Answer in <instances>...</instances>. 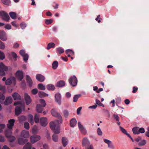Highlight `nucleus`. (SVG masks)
I'll use <instances>...</instances> for the list:
<instances>
[{
	"mask_svg": "<svg viewBox=\"0 0 149 149\" xmlns=\"http://www.w3.org/2000/svg\"><path fill=\"white\" fill-rule=\"evenodd\" d=\"M9 15L13 19H15L16 17V14L14 12H11L9 13Z\"/></svg>",
	"mask_w": 149,
	"mask_h": 149,
	"instance_id": "36",
	"label": "nucleus"
},
{
	"mask_svg": "<svg viewBox=\"0 0 149 149\" xmlns=\"http://www.w3.org/2000/svg\"><path fill=\"white\" fill-rule=\"evenodd\" d=\"M81 96V94L76 95H74L73 97V101L74 102H76L78 99Z\"/></svg>",
	"mask_w": 149,
	"mask_h": 149,
	"instance_id": "37",
	"label": "nucleus"
},
{
	"mask_svg": "<svg viewBox=\"0 0 149 149\" xmlns=\"http://www.w3.org/2000/svg\"><path fill=\"white\" fill-rule=\"evenodd\" d=\"M5 127V125L4 124H0V133L3 132V129Z\"/></svg>",
	"mask_w": 149,
	"mask_h": 149,
	"instance_id": "53",
	"label": "nucleus"
},
{
	"mask_svg": "<svg viewBox=\"0 0 149 149\" xmlns=\"http://www.w3.org/2000/svg\"><path fill=\"white\" fill-rule=\"evenodd\" d=\"M12 102V99L11 97H7L4 102V104L6 105H8L11 104Z\"/></svg>",
	"mask_w": 149,
	"mask_h": 149,
	"instance_id": "17",
	"label": "nucleus"
},
{
	"mask_svg": "<svg viewBox=\"0 0 149 149\" xmlns=\"http://www.w3.org/2000/svg\"><path fill=\"white\" fill-rule=\"evenodd\" d=\"M96 103L97 104L100 106L102 107H104V105L102 103H101L100 100L97 99L96 100Z\"/></svg>",
	"mask_w": 149,
	"mask_h": 149,
	"instance_id": "48",
	"label": "nucleus"
},
{
	"mask_svg": "<svg viewBox=\"0 0 149 149\" xmlns=\"http://www.w3.org/2000/svg\"><path fill=\"white\" fill-rule=\"evenodd\" d=\"M26 80L27 82L28 83L29 86L31 87L32 86L33 81L32 80L30 77L28 75H26Z\"/></svg>",
	"mask_w": 149,
	"mask_h": 149,
	"instance_id": "21",
	"label": "nucleus"
},
{
	"mask_svg": "<svg viewBox=\"0 0 149 149\" xmlns=\"http://www.w3.org/2000/svg\"><path fill=\"white\" fill-rule=\"evenodd\" d=\"M8 70V68L2 63H0V75L3 76L5 74V71Z\"/></svg>",
	"mask_w": 149,
	"mask_h": 149,
	"instance_id": "4",
	"label": "nucleus"
},
{
	"mask_svg": "<svg viewBox=\"0 0 149 149\" xmlns=\"http://www.w3.org/2000/svg\"><path fill=\"white\" fill-rule=\"evenodd\" d=\"M11 54L14 58L17 57V55L15 52H12L11 53Z\"/></svg>",
	"mask_w": 149,
	"mask_h": 149,
	"instance_id": "64",
	"label": "nucleus"
},
{
	"mask_svg": "<svg viewBox=\"0 0 149 149\" xmlns=\"http://www.w3.org/2000/svg\"><path fill=\"white\" fill-rule=\"evenodd\" d=\"M113 117L118 122L119 121V117L117 114H114L113 115Z\"/></svg>",
	"mask_w": 149,
	"mask_h": 149,
	"instance_id": "55",
	"label": "nucleus"
},
{
	"mask_svg": "<svg viewBox=\"0 0 149 149\" xmlns=\"http://www.w3.org/2000/svg\"><path fill=\"white\" fill-rule=\"evenodd\" d=\"M22 109H25V107L24 105H21L20 107L17 106L15 110V114L17 116H18L22 112Z\"/></svg>",
	"mask_w": 149,
	"mask_h": 149,
	"instance_id": "7",
	"label": "nucleus"
},
{
	"mask_svg": "<svg viewBox=\"0 0 149 149\" xmlns=\"http://www.w3.org/2000/svg\"><path fill=\"white\" fill-rule=\"evenodd\" d=\"M23 60L25 61H26L28 59L29 55L27 54H26L23 56Z\"/></svg>",
	"mask_w": 149,
	"mask_h": 149,
	"instance_id": "46",
	"label": "nucleus"
},
{
	"mask_svg": "<svg viewBox=\"0 0 149 149\" xmlns=\"http://www.w3.org/2000/svg\"><path fill=\"white\" fill-rule=\"evenodd\" d=\"M47 88L48 90L54 91L55 89V87L54 85L49 84L47 86Z\"/></svg>",
	"mask_w": 149,
	"mask_h": 149,
	"instance_id": "29",
	"label": "nucleus"
},
{
	"mask_svg": "<svg viewBox=\"0 0 149 149\" xmlns=\"http://www.w3.org/2000/svg\"><path fill=\"white\" fill-rule=\"evenodd\" d=\"M38 88L42 90H44L45 89V87L42 84H39L38 85Z\"/></svg>",
	"mask_w": 149,
	"mask_h": 149,
	"instance_id": "35",
	"label": "nucleus"
},
{
	"mask_svg": "<svg viewBox=\"0 0 149 149\" xmlns=\"http://www.w3.org/2000/svg\"><path fill=\"white\" fill-rule=\"evenodd\" d=\"M5 47V45L4 43L0 41V48L1 49H4Z\"/></svg>",
	"mask_w": 149,
	"mask_h": 149,
	"instance_id": "56",
	"label": "nucleus"
},
{
	"mask_svg": "<svg viewBox=\"0 0 149 149\" xmlns=\"http://www.w3.org/2000/svg\"><path fill=\"white\" fill-rule=\"evenodd\" d=\"M0 16H2L3 19L8 21L10 18L8 14L4 11L0 12Z\"/></svg>",
	"mask_w": 149,
	"mask_h": 149,
	"instance_id": "6",
	"label": "nucleus"
},
{
	"mask_svg": "<svg viewBox=\"0 0 149 149\" xmlns=\"http://www.w3.org/2000/svg\"><path fill=\"white\" fill-rule=\"evenodd\" d=\"M47 118H46L42 117L40 118V123L42 126L45 127L47 124Z\"/></svg>",
	"mask_w": 149,
	"mask_h": 149,
	"instance_id": "15",
	"label": "nucleus"
},
{
	"mask_svg": "<svg viewBox=\"0 0 149 149\" xmlns=\"http://www.w3.org/2000/svg\"><path fill=\"white\" fill-rule=\"evenodd\" d=\"M52 140L54 142H57L58 141V135L54 134L52 136Z\"/></svg>",
	"mask_w": 149,
	"mask_h": 149,
	"instance_id": "33",
	"label": "nucleus"
},
{
	"mask_svg": "<svg viewBox=\"0 0 149 149\" xmlns=\"http://www.w3.org/2000/svg\"><path fill=\"white\" fill-rule=\"evenodd\" d=\"M29 121L31 125H33L34 123L33 117L32 115L30 114L29 115Z\"/></svg>",
	"mask_w": 149,
	"mask_h": 149,
	"instance_id": "28",
	"label": "nucleus"
},
{
	"mask_svg": "<svg viewBox=\"0 0 149 149\" xmlns=\"http://www.w3.org/2000/svg\"><path fill=\"white\" fill-rule=\"evenodd\" d=\"M5 97L4 95L0 92V102L4 100Z\"/></svg>",
	"mask_w": 149,
	"mask_h": 149,
	"instance_id": "51",
	"label": "nucleus"
},
{
	"mask_svg": "<svg viewBox=\"0 0 149 149\" xmlns=\"http://www.w3.org/2000/svg\"><path fill=\"white\" fill-rule=\"evenodd\" d=\"M138 88L136 87H134L133 88L132 92L133 93H136L138 90Z\"/></svg>",
	"mask_w": 149,
	"mask_h": 149,
	"instance_id": "62",
	"label": "nucleus"
},
{
	"mask_svg": "<svg viewBox=\"0 0 149 149\" xmlns=\"http://www.w3.org/2000/svg\"><path fill=\"white\" fill-rule=\"evenodd\" d=\"M78 125L79 128L81 133L83 134H85L86 133V130L83 125L81 124L80 122H78Z\"/></svg>",
	"mask_w": 149,
	"mask_h": 149,
	"instance_id": "9",
	"label": "nucleus"
},
{
	"mask_svg": "<svg viewBox=\"0 0 149 149\" xmlns=\"http://www.w3.org/2000/svg\"><path fill=\"white\" fill-rule=\"evenodd\" d=\"M51 113L53 116L58 118L59 120H56L54 122H52L50 123V127L55 133L59 134L60 133V130L59 122L60 123H62V118L60 114L57 112L55 109H52L51 110Z\"/></svg>",
	"mask_w": 149,
	"mask_h": 149,
	"instance_id": "1",
	"label": "nucleus"
},
{
	"mask_svg": "<svg viewBox=\"0 0 149 149\" xmlns=\"http://www.w3.org/2000/svg\"><path fill=\"white\" fill-rule=\"evenodd\" d=\"M55 101L58 104L60 105L61 104V96L60 93H57L55 95Z\"/></svg>",
	"mask_w": 149,
	"mask_h": 149,
	"instance_id": "8",
	"label": "nucleus"
},
{
	"mask_svg": "<svg viewBox=\"0 0 149 149\" xmlns=\"http://www.w3.org/2000/svg\"><path fill=\"white\" fill-rule=\"evenodd\" d=\"M24 96L26 104L27 105H28L31 103V101L30 97L27 93H25Z\"/></svg>",
	"mask_w": 149,
	"mask_h": 149,
	"instance_id": "11",
	"label": "nucleus"
},
{
	"mask_svg": "<svg viewBox=\"0 0 149 149\" xmlns=\"http://www.w3.org/2000/svg\"><path fill=\"white\" fill-rule=\"evenodd\" d=\"M15 122V120L14 119H10L8 120V123L7 124V127L8 129H12Z\"/></svg>",
	"mask_w": 149,
	"mask_h": 149,
	"instance_id": "12",
	"label": "nucleus"
},
{
	"mask_svg": "<svg viewBox=\"0 0 149 149\" xmlns=\"http://www.w3.org/2000/svg\"><path fill=\"white\" fill-rule=\"evenodd\" d=\"M120 128L122 132L124 134H125L127 135V134H128L126 130L124 129L121 126L120 127Z\"/></svg>",
	"mask_w": 149,
	"mask_h": 149,
	"instance_id": "54",
	"label": "nucleus"
},
{
	"mask_svg": "<svg viewBox=\"0 0 149 149\" xmlns=\"http://www.w3.org/2000/svg\"><path fill=\"white\" fill-rule=\"evenodd\" d=\"M0 39L3 41L6 40L7 39L6 33L1 30H0Z\"/></svg>",
	"mask_w": 149,
	"mask_h": 149,
	"instance_id": "14",
	"label": "nucleus"
},
{
	"mask_svg": "<svg viewBox=\"0 0 149 149\" xmlns=\"http://www.w3.org/2000/svg\"><path fill=\"white\" fill-rule=\"evenodd\" d=\"M40 138V136H39L35 135L32 136L30 138L31 142L32 143H33L39 140Z\"/></svg>",
	"mask_w": 149,
	"mask_h": 149,
	"instance_id": "10",
	"label": "nucleus"
},
{
	"mask_svg": "<svg viewBox=\"0 0 149 149\" xmlns=\"http://www.w3.org/2000/svg\"><path fill=\"white\" fill-rule=\"evenodd\" d=\"M21 136L25 138L28 137L29 136V132L24 130L22 131L21 133Z\"/></svg>",
	"mask_w": 149,
	"mask_h": 149,
	"instance_id": "20",
	"label": "nucleus"
},
{
	"mask_svg": "<svg viewBox=\"0 0 149 149\" xmlns=\"http://www.w3.org/2000/svg\"><path fill=\"white\" fill-rule=\"evenodd\" d=\"M104 141L105 143L108 144V147L109 148L112 149H114V147L111 141L105 139H104Z\"/></svg>",
	"mask_w": 149,
	"mask_h": 149,
	"instance_id": "13",
	"label": "nucleus"
},
{
	"mask_svg": "<svg viewBox=\"0 0 149 149\" xmlns=\"http://www.w3.org/2000/svg\"><path fill=\"white\" fill-rule=\"evenodd\" d=\"M82 143V146L85 149H94L92 144L90 143L89 140L87 137H85L83 139Z\"/></svg>",
	"mask_w": 149,
	"mask_h": 149,
	"instance_id": "3",
	"label": "nucleus"
},
{
	"mask_svg": "<svg viewBox=\"0 0 149 149\" xmlns=\"http://www.w3.org/2000/svg\"><path fill=\"white\" fill-rule=\"evenodd\" d=\"M0 90L2 91L3 93H5L6 92L5 86L0 85Z\"/></svg>",
	"mask_w": 149,
	"mask_h": 149,
	"instance_id": "49",
	"label": "nucleus"
},
{
	"mask_svg": "<svg viewBox=\"0 0 149 149\" xmlns=\"http://www.w3.org/2000/svg\"><path fill=\"white\" fill-rule=\"evenodd\" d=\"M27 139H26L19 138L18 140V143L20 145H23L27 143L23 147L24 149H35L33 148H31V147L30 143H27Z\"/></svg>",
	"mask_w": 149,
	"mask_h": 149,
	"instance_id": "2",
	"label": "nucleus"
},
{
	"mask_svg": "<svg viewBox=\"0 0 149 149\" xmlns=\"http://www.w3.org/2000/svg\"><path fill=\"white\" fill-rule=\"evenodd\" d=\"M2 2L6 5H9L10 3V0H1Z\"/></svg>",
	"mask_w": 149,
	"mask_h": 149,
	"instance_id": "41",
	"label": "nucleus"
},
{
	"mask_svg": "<svg viewBox=\"0 0 149 149\" xmlns=\"http://www.w3.org/2000/svg\"><path fill=\"white\" fill-rule=\"evenodd\" d=\"M5 127V125L4 124H0V133L3 132V129Z\"/></svg>",
	"mask_w": 149,
	"mask_h": 149,
	"instance_id": "52",
	"label": "nucleus"
},
{
	"mask_svg": "<svg viewBox=\"0 0 149 149\" xmlns=\"http://www.w3.org/2000/svg\"><path fill=\"white\" fill-rule=\"evenodd\" d=\"M146 143V140H141L139 142L138 145L140 146L144 145Z\"/></svg>",
	"mask_w": 149,
	"mask_h": 149,
	"instance_id": "40",
	"label": "nucleus"
},
{
	"mask_svg": "<svg viewBox=\"0 0 149 149\" xmlns=\"http://www.w3.org/2000/svg\"><path fill=\"white\" fill-rule=\"evenodd\" d=\"M38 92V91L37 89L34 88L33 89L32 91V93L34 95L36 94Z\"/></svg>",
	"mask_w": 149,
	"mask_h": 149,
	"instance_id": "59",
	"label": "nucleus"
},
{
	"mask_svg": "<svg viewBox=\"0 0 149 149\" xmlns=\"http://www.w3.org/2000/svg\"><path fill=\"white\" fill-rule=\"evenodd\" d=\"M5 27L6 29L9 30L11 29V27L10 24H7L5 26Z\"/></svg>",
	"mask_w": 149,
	"mask_h": 149,
	"instance_id": "63",
	"label": "nucleus"
},
{
	"mask_svg": "<svg viewBox=\"0 0 149 149\" xmlns=\"http://www.w3.org/2000/svg\"><path fill=\"white\" fill-rule=\"evenodd\" d=\"M36 79L38 81L42 82L44 81L45 78L43 75L38 74L36 75Z\"/></svg>",
	"mask_w": 149,
	"mask_h": 149,
	"instance_id": "16",
	"label": "nucleus"
},
{
	"mask_svg": "<svg viewBox=\"0 0 149 149\" xmlns=\"http://www.w3.org/2000/svg\"><path fill=\"white\" fill-rule=\"evenodd\" d=\"M26 120V117L24 116H20L19 117V120L20 122L24 121Z\"/></svg>",
	"mask_w": 149,
	"mask_h": 149,
	"instance_id": "38",
	"label": "nucleus"
},
{
	"mask_svg": "<svg viewBox=\"0 0 149 149\" xmlns=\"http://www.w3.org/2000/svg\"><path fill=\"white\" fill-rule=\"evenodd\" d=\"M40 103L41 105L43 107H45L46 105V103L45 101L44 100L42 99H40Z\"/></svg>",
	"mask_w": 149,
	"mask_h": 149,
	"instance_id": "42",
	"label": "nucleus"
},
{
	"mask_svg": "<svg viewBox=\"0 0 149 149\" xmlns=\"http://www.w3.org/2000/svg\"><path fill=\"white\" fill-rule=\"evenodd\" d=\"M69 115V112L68 111L66 110H65L63 111V116L65 118H67L68 116Z\"/></svg>",
	"mask_w": 149,
	"mask_h": 149,
	"instance_id": "32",
	"label": "nucleus"
},
{
	"mask_svg": "<svg viewBox=\"0 0 149 149\" xmlns=\"http://www.w3.org/2000/svg\"><path fill=\"white\" fill-rule=\"evenodd\" d=\"M70 84L72 86H75L77 85V79L75 76L71 77L69 80Z\"/></svg>",
	"mask_w": 149,
	"mask_h": 149,
	"instance_id": "5",
	"label": "nucleus"
},
{
	"mask_svg": "<svg viewBox=\"0 0 149 149\" xmlns=\"http://www.w3.org/2000/svg\"><path fill=\"white\" fill-rule=\"evenodd\" d=\"M55 44L53 42H50L49 43L47 47V49L49 50L51 48H53L55 47Z\"/></svg>",
	"mask_w": 149,
	"mask_h": 149,
	"instance_id": "34",
	"label": "nucleus"
},
{
	"mask_svg": "<svg viewBox=\"0 0 149 149\" xmlns=\"http://www.w3.org/2000/svg\"><path fill=\"white\" fill-rule=\"evenodd\" d=\"M16 75L20 80L21 81L23 79V73L22 71L20 70L17 71L16 72Z\"/></svg>",
	"mask_w": 149,
	"mask_h": 149,
	"instance_id": "18",
	"label": "nucleus"
},
{
	"mask_svg": "<svg viewBox=\"0 0 149 149\" xmlns=\"http://www.w3.org/2000/svg\"><path fill=\"white\" fill-rule=\"evenodd\" d=\"M77 122V120L75 118H72L70 122V126L72 127H74L76 124Z\"/></svg>",
	"mask_w": 149,
	"mask_h": 149,
	"instance_id": "25",
	"label": "nucleus"
},
{
	"mask_svg": "<svg viewBox=\"0 0 149 149\" xmlns=\"http://www.w3.org/2000/svg\"><path fill=\"white\" fill-rule=\"evenodd\" d=\"M53 21L52 19H47L45 20V23L47 24L48 25L52 23Z\"/></svg>",
	"mask_w": 149,
	"mask_h": 149,
	"instance_id": "44",
	"label": "nucleus"
},
{
	"mask_svg": "<svg viewBox=\"0 0 149 149\" xmlns=\"http://www.w3.org/2000/svg\"><path fill=\"white\" fill-rule=\"evenodd\" d=\"M12 130L9 129L5 131V134L6 137L9 138L11 136L12 132Z\"/></svg>",
	"mask_w": 149,
	"mask_h": 149,
	"instance_id": "19",
	"label": "nucleus"
},
{
	"mask_svg": "<svg viewBox=\"0 0 149 149\" xmlns=\"http://www.w3.org/2000/svg\"><path fill=\"white\" fill-rule=\"evenodd\" d=\"M19 54L22 56H23L24 55L26 54L25 53L23 49L20 50L19 51Z\"/></svg>",
	"mask_w": 149,
	"mask_h": 149,
	"instance_id": "61",
	"label": "nucleus"
},
{
	"mask_svg": "<svg viewBox=\"0 0 149 149\" xmlns=\"http://www.w3.org/2000/svg\"><path fill=\"white\" fill-rule=\"evenodd\" d=\"M65 85V81L63 80H60L58 82L56 86L59 87H61L64 86Z\"/></svg>",
	"mask_w": 149,
	"mask_h": 149,
	"instance_id": "24",
	"label": "nucleus"
},
{
	"mask_svg": "<svg viewBox=\"0 0 149 149\" xmlns=\"http://www.w3.org/2000/svg\"><path fill=\"white\" fill-rule=\"evenodd\" d=\"M12 83V81L10 79H8L6 81L5 84L6 85H9L11 84Z\"/></svg>",
	"mask_w": 149,
	"mask_h": 149,
	"instance_id": "47",
	"label": "nucleus"
},
{
	"mask_svg": "<svg viewBox=\"0 0 149 149\" xmlns=\"http://www.w3.org/2000/svg\"><path fill=\"white\" fill-rule=\"evenodd\" d=\"M44 107L40 104H37L36 106V110L37 112L39 113H41L43 110Z\"/></svg>",
	"mask_w": 149,
	"mask_h": 149,
	"instance_id": "22",
	"label": "nucleus"
},
{
	"mask_svg": "<svg viewBox=\"0 0 149 149\" xmlns=\"http://www.w3.org/2000/svg\"><path fill=\"white\" fill-rule=\"evenodd\" d=\"M62 142L63 146L65 147L68 144V141L67 138L63 137L62 139Z\"/></svg>",
	"mask_w": 149,
	"mask_h": 149,
	"instance_id": "26",
	"label": "nucleus"
},
{
	"mask_svg": "<svg viewBox=\"0 0 149 149\" xmlns=\"http://www.w3.org/2000/svg\"><path fill=\"white\" fill-rule=\"evenodd\" d=\"M5 58V56L4 53L0 51V59L3 60Z\"/></svg>",
	"mask_w": 149,
	"mask_h": 149,
	"instance_id": "50",
	"label": "nucleus"
},
{
	"mask_svg": "<svg viewBox=\"0 0 149 149\" xmlns=\"http://www.w3.org/2000/svg\"><path fill=\"white\" fill-rule=\"evenodd\" d=\"M139 127H135L132 129V130L134 134H139Z\"/></svg>",
	"mask_w": 149,
	"mask_h": 149,
	"instance_id": "31",
	"label": "nucleus"
},
{
	"mask_svg": "<svg viewBox=\"0 0 149 149\" xmlns=\"http://www.w3.org/2000/svg\"><path fill=\"white\" fill-rule=\"evenodd\" d=\"M20 26L22 29H24L25 27H26V25L25 23H22L20 24Z\"/></svg>",
	"mask_w": 149,
	"mask_h": 149,
	"instance_id": "58",
	"label": "nucleus"
},
{
	"mask_svg": "<svg viewBox=\"0 0 149 149\" xmlns=\"http://www.w3.org/2000/svg\"><path fill=\"white\" fill-rule=\"evenodd\" d=\"M97 134L99 136H102V132L100 128H98L97 129Z\"/></svg>",
	"mask_w": 149,
	"mask_h": 149,
	"instance_id": "57",
	"label": "nucleus"
},
{
	"mask_svg": "<svg viewBox=\"0 0 149 149\" xmlns=\"http://www.w3.org/2000/svg\"><path fill=\"white\" fill-rule=\"evenodd\" d=\"M24 127L27 130H29V124L27 122L24 123Z\"/></svg>",
	"mask_w": 149,
	"mask_h": 149,
	"instance_id": "45",
	"label": "nucleus"
},
{
	"mask_svg": "<svg viewBox=\"0 0 149 149\" xmlns=\"http://www.w3.org/2000/svg\"><path fill=\"white\" fill-rule=\"evenodd\" d=\"M56 52H58L59 54H61L64 52V49L60 47L56 49Z\"/></svg>",
	"mask_w": 149,
	"mask_h": 149,
	"instance_id": "39",
	"label": "nucleus"
},
{
	"mask_svg": "<svg viewBox=\"0 0 149 149\" xmlns=\"http://www.w3.org/2000/svg\"><path fill=\"white\" fill-rule=\"evenodd\" d=\"M139 134L140 133H143L145 132V130L144 128L141 127L139 129Z\"/></svg>",
	"mask_w": 149,
	"mask_h": 149,
	"instance_id": "60",
	"label": "nucleus"
},
{
	"mask_svg": "<svg viewBox=\"0 0 149 149\" xmlns=\"http://www.w3.org/2000/svg\"><path fill=\"white\" fill-rule=\"evenodd\" d=\"M12 96L14 100H20L21 99V97L20 95L16 93H14L12 95Z\"/></svg>",
	"mask_w": 149,
	"mask_h": 149,
	"instance_id": "23",
	"label": "nucleus"
},
{
	"mask_svg": "<svg viewBox=\"0 0 149 149\" xmlns=\"http://www.w3.org/2000/svg\"><path fill=\"white\" fill-rule=\"evenodd\" d=\"M58 63L57 61H54L52 64V68L54 69H56L58 66Z\"/></svg>",
	"mask_w": 149,
	"mask_h": 149,
	"instance_id": "30",
	"label": "nucleus"
},
{
	"mask_svg": "<svg viewBox=\"0 0 149 149\" xmlns=\"http://www.w3.org/2000/svg\"><path fill=\"white\" fill-rule=\"evenodd\" d=\"M38 95L40 97H47L48 96V95L43 91H40L38 92Z\"/></svg>",
	"mask_w": 149,
	"mask_h": 149,
	"instance_id": "27",
	"label": "nucleus"
},
{
	"mask_svg": "<svg viewBox=\"0 0 149 149\" xmlns=\"http://www.w3.org/2000/svg\"><path fill=\"white\" fill-rule=\"evenodd\" d=\"M34 120L36 123H38L39 121V117L38 114H35L34 117Z\"/></svg>",
	"mask_w": 149,
	"mask_h": 149,
	"instance_id": "43",
	"label": "nucleus"
}]
</instances>
